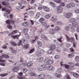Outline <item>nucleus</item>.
Segmentation results:
<instances>
[{"mask_svg": "<svg viewBox=\"0 0 79 79\" xmlns=\"http://www.w3.org/2000/svg\"><path fill=\"white\" fill-rule=\"evenodd\" d=\"M18 31L17 30L13 31L12 32H11L9 33V35L12 36V37L13 39H18L19 38V37L20 36V34L15 35L12 36L13 35H14V34H15L17 33Z\"/></svg>", "mask_w": 79, "mask_h": 79, "instance_id": "nucleus-1", "label": "nucleus"}, {"mask_svg": "<svg viewBox=\"0 0 79 79\" xmlns=\"http://www.w3.org/2000/svg\"><path fill=\"white\" fill-rule=\"evenodd\" d=\"M32 63L31 62H29L27 64H22L21 65V67H19V68H21V69H22V68L23 67H25V66H27L28 67H31L32 66Z\"/></svg>", "mask_w": 79, "mask_h": 79, "instance_id": "nucleus-2", "label": "nucleus"}, {"mask_svg": "<svg viewBox=\"0 0 79 79\" xmlns=\"http://www.w3.org/2000/svg\"><path fill=\"white\" fill-rule=\"evenodd\" d=\"M76 21L75 19H71L70 20V21L72 22V23L74 27H77V23L74 21Z\"/></svg>", "mask_w": 79, "mask_h": 79, "instance_id": "nucleus-3", "label": "nucleus"}, {"mask_svg": "<svg viewBox=\"0 0 79 79\" xmlns=\"http://www.w3.org/2000/svg\"><path fill=\"white\" fill-rule=\"evenodd\" d=\"M69 27L71 28L72 32L74 31V27H73V26H72L71 24H69V26L66 27L65 28V29L66 30V31H69Z\"/></svg>", "mask_w": 79, "mask_h": 79, "instance_id": "nucleus-4", "label": "nucleus"}, {"mask_svg": "<svg viewBox=\"0 0 79 79\" xmlns=\"http://www.w3.org/2000/svg\"><path fill=\"white\" fill-rule=\"evenodd\" d=\"M8 58L9 56L7 55L3 54L1 56H0V63L1 62H6V61L5 60H2V58Z\"/></svg>", "mask_w": 79, "mask_h": 79, "instance_id": "nucleus-5", "label": "nucleus"}, {"mask_svg": "<svg viewBox=\"0 0 79 79\" xmlns=\"http://www.w3.org/2000/svg\"><path fill=\"white\" fill-rule=\"evenodd\" d=\"M37 52L38 53V55H40L41 53H43L45 52V51L44 49L40 50V49L38 47L37 48Z\"/></svg>", "mask_w": 79, "mask_h": 79, "instance_id": "nucleus-6", "label": "nucleus"}, {"mask_svg": "<svg viewBox=\"0 0 79 79\" xmlns=\"http://www.w3.org/2000/svg\"><path fill=\"white\" fill-rule=\"evenodd\" d=\"M66 37L67 40L68 42H74V39L73 37H71V38H70L67 35H65Z\"/></svg>", "mask_w": 79, "mask_h": 79, "instance_id": "nucleus-7", "label": "nucleus"}, {"mask_svg": "<svg viewBox=\"0 0 79 79\" xmlns=\"http://www.w3.org/2000/svg\"><path fill=\"white\" fill-rule=\"evenodd\" d=\"M56 11L57 13H61L63 11V8L59 6L57 8Z\"/></svg>", "mask_w": 79, "mask_h": 79, "instance_id": "nucleus-8", "label": "nucleus"}, {"mask_svg": "<svg viewBox=\"0 0 79 79\" xmlns=\"http://www.w3.org/2000/svg\"><path fill=\"white\" fill-rule=\"evenodd\" d=\"M37 69L38 71H44L46 69V67L44 66L41 65L40 66L38 67Z\"/></svg>", "mask_w": 79, "mask_h": 79, "instance_id": "nucleus-9", "label": "nucleus"}, {"mask_svg": "<svg viewBox=\"0 0 79 79\" xmlns=\"http://www.w3.org/2000/svg\"><path fill=\"white\" fill-rule=\"evenodd\" d=\"M60 66H64L66 69H71L70 68V67L69 65L66 64H63L62 62H60Z\"/></svg>", "mask_w": 79, "mask_h": 79, "instance_id": "nucleus-10", "label": "nucleus"}, {"mask_svg": "<svg viewBox=\"0 0 79 79\" xmlns=\"http://www.w3.org/2000/svg\"><path fill=\"white\" fill-rule=\"evenodd\" d=\"M42 26L45 27L46 26V28H48L50 27V25H48V23L47 22H43L42 23H41Z\"/></svg>", "mask_w": 79, "mask_h": 79, "instance_id": "nucleus-11", "label": "nucleus"}, {"mask_svg": "<svg viewBox=\"0 0 79 79\" xmlns=\"http://www.w3.org/2000/svg\"><path fill=\"white\" fill-rule=\"evenodd\" d=\"M51 18L50 19V21H55V20L56 21V20L58 19L57 17L55 16L51 15Z\"/></svg>", "mask_w": 79, "mask_h": 79, "instance_id": "nucleus-12", "label": "nucleus"}, {"mask_svg": "<svg viewBox=\"0 0 79 79\" xmlns=\"http://www.w3.org/2000/svg\"><path fill=\"white\" fill-rule=\"evenodd\" d=\"M49 32L50 34H54L55 33V29L52 28L50 30Z\"/></svg>", "mask_w": 79, "mask_h": 79, "instance_id": "nucleus-13", "label": "nucleus"}, {"mask_svg": "<svg viewBox=\"0 0 79 79\" xmlns=\"http://www.w3.org/2000/svg\"><path fill=\"white\" fill-rule=\"evenodd\" d=\"M41 37L42 39L44 40H48V39H47V38L45 35H42Z\"/></svg>", "mask_w": 79, "mask_h": 79, "instance_id": "nucleus-14", "label": "nucleus"}, {"mask_svg": "<svg viewBox=\"0 0 79 79\" xmlns=\"http://www.w3.org/2000/svg\"><path fill=\"white\" fill-rule=\"evenodd\" d=\"M43 8L44 11H46V12H48L50 11V9L46 6H44Z\"/></svg>", "mask_w": 79, "mask_h": 79, "instance_id": "nucleus-15", "label": "nucleus"}, {"mask_svg": "<svg viewBox=\"0 0 79 79\" xmlns=\"http://www.w3.org/2000/svg\"><path fill=\"white\" fill-rule=\"evenodd\" d=\"M19 68L17 67H14L13 69V72L14 73H16V72H18V71L19 69Z\"/></svg>", "mask_w": 79, "mask_h": 79, "instance_id": "nucleus-16", "label": "nucleus"}, {"mask_svg": "<svg viewBox=\"0 0 79 79\" xmlns=\"http://www.w3.org/2000/svg\"><path fill=\"white\" fill-rule=\"evenodd\" d=\"M71 15H72V14L69 13H67L65 15V17L66 18H68V19H69L70 18V17Z\"/></svg>", "mask_w": 79, "mask_h": 79, "instance_id": "nucleus-17", "label": "nucleus"}, {"mask_svg": "<svg viewBox=\"0 0 79 79\" xmlns=\"http://www.w3.org/2000/svg\"><path fill=\"white\" fill-rule=\"evenodd\" d=\"M5 10H6V13H8L9 14H10V10H9L8 9H6L5 8H3L2 9V11H5Z\"/></svg>", "mask_w": 79, "mask_h": 79, "instance_id": "nucleus-18", "label": "nucleus"}, {"mask_svg": "<svg viewBox=\"0 0 79 79\" xmlns=\"http://www.w3.org/2000/svg\"><path fill=\"white\" fill-rule=\"evenodd\" d=\"M53 63V60H48L47 62H46V64L48 65L51 64H52V63Z\"/></svg>", "mask_w": 79, "mask_h": 79, "instance_id": "nucleus-19", "label": "nucleus"}, {"mask_svg": "<svg viewBox=\"0 0 79 79\" xmlns=\"http://www.w3.org/2000/svg\"><path fill=\"white\" fill-rule=\"evenodd\" d=\"M40 16V13L39 12H37L35 16V18L36 19H38Z\"/></svg>", "mask_w": 79, "mask_h": 79, "instance_id": "nucleus-20", "label": "nucleus"}, {"mask_svg": "<svg viewBox=\"0 0 79 79\" xmlns=\"http://www.w3.org/2000/svg\"><path fill=\"white\" fill-rule=\"evenodd\" d=\"M45 20V19H44V18H41L39 19V21L40 23H41V24H42L44 22L43 21H44Z\"/></svg>", "mask_w": 79, "mask_h": 79, "instance_id": "nucleus-21", "label": "nucleus"}, {"mask_svg": "<svg viewBox=\"0 0 79 79\" xmlns=\"http://www.w3.org/2000/svg\"><path fill=\"white\" fill-rule=\"evenodd\" d=\"M50 48L52 50H55L56 48V46L54 45H51L50 46Z\"/></svg>", "mask_w": 79, "mask_h": 79, "instance_id": "nucleus-22", "label": "nucleus"}, {"mask_svg": "<svg viewBox=\"0 0 79 79\" xmlns=\"http://www.w3.org/2000/svg\"><path fill=\"white\" fill-rule=\"evenodd\" d=\"M51 16L52 15H51L48 14L45 16V18H46V19H49Z\"/></svg>", "mask_w": 79, "mask_h": 79, "instance_id": "nucleus-23", "label": "nucleus"}, {"mask_svg": "<svg viewBox=\"0 0 79 79\" xmlns=\"http://www.w3.org/2000/svg\"><path fill=\"white\" fill-rule=\"evenodd\" d=\"M74 55L73 53L70 54L68 55V58H73V57H74Z\"/></svg>", "mask_w": 79, "mask_h": 79, "instance_id": "nucleus-24", "label": "nucleus"}, {"mask_svg": "<svg viewBox=\"0 0 79 79\" xmlns=\"http://www.w3.org/2000/svg\"><path fill=\"white\" fill-rule=\"evenodd\" d=\"M44 78H45V76L43 74L40 75L39 77V79H44Z\"/></svg>", "mask_w": 79, "mask_h": 79, "instance_id": "nucleus-25", "label": "nucleus"}, {"mask_svg": "<svg viewBox=\"0 0 79 79\" xmlns=\"http://www.w3.org/2000/svg\"><path fill=\"white\" fill-rule=\"evenodd\" d=\"M69 65L71 68H73L74 66V64L73 62H69Z\"/></svg>", "mask_w": 79, "mask_h": 79, "instance_id": "nucleus-26", "label": "nucleus"}, {"mask_svg": "<svg viewBox=\"0 0 79 79\" xmlns=\"http://www.w3.org/2000/svg\"><path fill=\"white\" fill-rule=\"evenodd\" d=\"M23 32L24 33V34H26L28 31V30L27 29H23Z\"/></svg>", "mask_w": 79, "mask_h": 79, "instance_id": "nucleus-27", "label": "nucleus"}, {"mask_svg": "<svg viewBox=\"0 0 79 79\" xmlns=\"http://www.w3.org/2000/svg\"><path fill=\"white\" fill-rule=\"evenodd\" d=\"M34 15V12L33 11H31L29 13V15L30 16H32Z\"/></svg>", "mask_w": 79, "mask_h": 79, "instance_id": "nucleus-28", "label": "nucleus"}, {"mask_svg": "<svg viewBox=\"0 0 79 79\" xmlns=\"http://www.w3.org/2000/svg\"><path fill=\"white\" fill-rule=\"evenodd\" d=\"M73 76L75 77H76V78L78 77L79 76V74L77 73H73Z\"/></svg>", "mask_w": 79, "mask_h": 79, "instance_id": "nucleus-29", "label": "nucleus"}, {"mask_svg": "<svg viewBox=\"0 0 79 79\" xmlns=\"http://www.w3.org/2000/svg\"><path fill=\"white\" fill-rule=\"evenodd\" d=\"M53 69V66H50L49 67L47 68V69L48 70H49V71H51Z\"/></svg>", "mask_w": 79, "mask_h": 79, "instance_id": "nucleus-30", "label": "nucleus"}, {"mask_svg": "<svg viewBox=\"0 0 79 79\" xmlns=\"http://www.w3.org/2000/svg\"><path fill=\"white\" fill-rule=\"evenodd\" d=\"M37 44L38 45L39 47H42V42H41V41H37Z\"/></svg>", "mask_w": 79, "mask_h": 79, "instance_id": "nucleus-31", "label": "nucleus"}, {"mask_svg": "<svg viewBox=\"0 0 79 79\" xmlns=\"http://www.w3.org/2000/svg\"><path fill=\"white\" fill-rule=\"evenodd\" d=\"M8 73H5L4 74H0V76L2 77H4L5 76H6L8 75Z\"/></svg>", "mask_w": 79, "mask_h": 79, "instance_id": "nucleus-32", "label": "nucleus"}, {"mask_svg": "<svg viewBox=\"0 0 79 79\" xmlns=\"http://www.w3.org/2000/svg\"><path fill=\"white\" fill-rule=\"evenodd\" d=\"M2 5H6V6H8L9 5V3H7V2H3L2 3Z\"/></svg>", "mask_w": 79, "mask_h": 79, "instance_id": "nucleus-33", "label": "nucleus"}, {"mask_svg": "<svg viewBox=\"0 0 79 79\" xmlns=\"http://www.w3.org/2000/svg\"><path fill=\"white\" fill-rule=\"evenodd\" d=\"M29 24V23L28 22H24L22 23L23 26H27Z\"/></svg>", "mask_w": 79, "mask_h": 79, "instance_id": "nucleus-34", "label": "nucleus"}, {"mask_svg": "<svg viewBox=\"0 0 79 79\" xmlns=\"http://www.w3.org/2000/svg\"><path fill=\"white\" fill-rule=\"evenodd\" d=\"M29 44H25L24 45V48L26 49H28V48H29Z\"/></svg>", "mask_w": 79, "mask_h": 79, "instance_id": "nucleus-35", "label": "nucleus"}, {"mask_svg": "<svg viewBox=\"0 0 79 79\" xmlns=\"http://www.w3.org/2000/svg\"><path fill=\"white\" fill-rule=\"evenodd\" d=\"M53 1L56 2V3H61V0H52Z\"/></svg>", "mask_w": 79, "mask_h": 79, "instance_id": "nucleus-36", "label": "nucleus"}, {"mask_svg": "<svg viewBox=\"0 0 79 79\" xmlns=\"http://www.w3.org/2000/svg\"><path fill=\"white\" fill-rule=\"evenodd\" d=\"M10 44L12 45H13V46H15V45H16V43H15L13 41L11 42Z\"/></svg>", "mask_w": 79, "mask_h": 79, "instance_id": "nucleus-37", "label": "nucleus"}, {"mask_svg": "<svg viewBox=\"0 0 79 79\" xmlns=\"http://www.w3.org/2000/svg\"><path fill=\"white\" fill-rule=\"evenodd\" d=\"M56 24H57V25H62V24H63V23H62L61 22L59 21L57 22Z\"/></svg>", "mask_w": 79, "mask_h": 79, "instance_id": "nucleus-38", "label": "nucleus"}, {"mask_svg": "<svg viewBox=\"0 0 79 79\" xmlns=\"http://www.w3.org/2000/svg\"><path fill=\"white\" fill-rule=\"evenodd\" d=\"M7 27L9 29H12V26L11 25H8L7 26Z\"/></svg>", "mask_w": 79, "mask_h": 79, "instance_id": "nucleus-39", "label": "nucleus"}, {"mask_svg": "<svg viewBox=\"0 0 79 79\" xmlns=\"http://www.w3.org/2000/svg\"><path fill=\"white\" fill-rule=\"evenodd\" d=\"M47 52L48 53L50 54V53H52V49H49L47 50Z\"/></svg>", "mask_w": 79, "mask_h": 79, "instance_id": "nucleus-40", "label": "nucleus"}, {"mask_svg": "<svg viewBox=\"0 0 79 79\" xmlns=\"http://www.w3.org/2000/svg\"><path fill=\"white\" fill-rule=\"evenodd\" d=\"M75 60L77 62H79V57L78 56H77L75 57Z\"/></svg>", "mask_w": 79, "mask_h": 79, "instance_id": "nucleus-41", "label": "nucleus"}, {"mask_svg": "<svg viewBox=\"0 0 79 79\" xmlns=\"http://www.w3.org/2000/svg\"><path fill=\"white\" fill-rule=\"evenodd\" d=\"M9 49H10V50H12V52H13V53H15L16 52L15 50H13V48H10Z\"/></svg>", "mask_w": 79, "mask_h": 79, "instance_id": "nucleus-42", "label": "nucleus"}, {"mask_svg": "<svg viewBox=\"0 0 79 79\" xmlns=\"http://www.w3.org/2000/svg\"><path fill=\"white\" fill-rule=\"evenodd\" d=\"M6 23L7 24H10V23H11L10 20H7L6 21Z\"/></svg>", "mask_w": 79, "mask_h": 79, "instance_id": "nucleus-43", "label": "nucleus"}, {"mask_svg": "<svg viewBox=\"0 0 79 79\" xmlns=\"http://www.w3.org/2000/svg\"><path fill=\"white\" fill-rule=\"evenodd\" d=\"M74 12L75 13H79V9H77L75 10Z\"/></svg>", "mask_w": 79, "mask_h": 79, "instance_id": "nucleus-44", "label": "nucleus"}, {"mask_svg": "<svg viewBox=\"0 0 79 79\" xmlns=\"http://www.w3.org/2000/svg\"><path fill=\"white\" fill-rule=\"evenodd\" d=\"M28 15V14L26 12V13H25L24 15V18H27V17Z\"/></svg>", "mask_w": 79, "mask_h": 79, "instance_id": "nucleus-45", "label": "nucleus"}, {"mask_svg": "<svg viewBox=\"0 0 79 79\" xmlns=\"http://www.w3.org/2000/svg\"><path fill=\"white\" fill-rule=\"evenodd\" d=\"M75 6V4L74 3H70V7L71 8L72 7H74Z\"/></svg>", "mask_w": 79, "mask_h": 79, "instance_id": "nucleus-46", "label": "nucleus"}, {"mask_svg": "<svg viewBox=\"0 0 79 79\" xmlns=\"http://www.w3.org/2000/svg\"><path fill=\"white\" fill-rule=\"evenodd\" d=\"M66 7L67 8H71V4H68L66 5Z\"/></svg>", "mask_w": 79, "mask_h": 79, "instance_id": "nucleus-47", "label": "nucleus"}, {"mask_svg": "<svg viewBox=\"0 0 79 79\" xmlns=\"http://www.w3.org/2000/svg\"><path fill=\"white\" fill-rule=\"evenodd\" d=\"M27 69H26V68H24L23 69V72L24 73H27Z\"/></svg>", "mask_w": 79, "mask_h": 79, "instance_id": "nucleus-48", "label": "nucleus"}, {"mask_svg": "<svg viewBox=\"0 0 79 79\" xmlns=\"http://www.w3.org/2000/svg\"><path fill=\"white\" fill-rule=\"evenodd\" d=\"M55 76L57 77H61V75L59 74H56Z\"/></svg>", "mask_w": 79, "mask_h": 79, "instance_id": "nucleus-49", "label": "nucleus"}, {"mask_svg": "<svg viewBox=\"0 0 79 79\" xmlns=\"http://www.w3.org/2000/svg\"><path fill=\"white\" fill-rule=\"evenodd\" d=\"M30 75L31 76H35V74L34 73H30Z\"/></svg>", "mask_w": 79, "mask_h": 79, "instance_id": "nucleus-50", "label": "nucleus"}, {"mask_svg": "<svg viewBox=\"0 0 79 79\" xmlns=\"http://www.w3.org/2000/svg\"><path fill=\"white\" fill-rule=\"evenodd\" d=\"M59 29L60 28H59V27H56L54 30H55V32H56V31H59Z\"/></svg>", "mask_w": 79, "mask_h": 79, "instance_id": "nucleus-51", "label": "nucleus"}, {"mask_svg": "<svg viewBox=\"0 0 79 79\" xmlns=\"http://www.w3.org/2000/svg\"><path fill=\"white\" fill-rule=\"evenodd\" d=\"M4 16L6 18H8V14L6 13H4Z\"/></svg>", "mask_w": 79, "mask_h": 79, "instance_id": "nucleus-52", "label": "nucleus"}, {"mask_svg": "<svg viewBox=\"0 0 79 79\" xmlns=\"http://www.w3.org/2000/svg\"><path fill=\"white\" fill-rule=\"evenodd\" d=\"M34 51V49H32L30 50V52H29V53H33Z\"/></svg>", "mask_w": 79, "mask_h": 79, "instance_id": "nucleus-53", "label": "nucleus"}, {"mask_svg": "<svg viewBox=\"0 0 79 79\" xmlns=\"http://www.w3.org/2000/svg\"><path fill=\"white\" fill-rule=\"evenodd\" d=\"M60 3V6H64V3L61 2Z\"/></svg>", "mask_w": 79, "mask_h": 79, "instance_id": "nucleus-54", "label": "nucleus"}, {"mask_svg": "<svg viewBox=\"0 0 79 79\" xmlns=\"http://www.w3.org/2000/svg\"><path fill=\"white\" fill-rule=\"evenodd\" d=\"M22 45L21 43V40H20L18 44V46H20V45Z\"/></svg>", "mask_w": 79, "mask_h": 79, "instance_id": "nucleus-55", "label": "nucleus"}, {"mask_svg": "<svg viewBox=\"0 0 79 79\" xmlns=\"http://www.w3.org/2000/svg\"><path fill=\"white\" fill-rule=\"evenodd\" d=\"M65 77L67 79H71V78H70V77L68 74H67L66 75V76H65Z\"/></svg>", "mask_w": 79, "mask_h": 79, "instance_id": "nucleus-56", "label": "nucleus"}, {"mask_svg": "<svg viewBox=\"0 0 79 79\" xmlns=\"http://www.w3.org/2000/svg\"><path fill=\"white\" fill-rule=\"evenodd\" d=\"M58 73H61V69L59 68L57 70Z\"/></svg>", "mask_w": 79, "mask_h": 79, "instance_id": "nucleus-57", "label": "nucleus"}, {"mask_svg": "<svg viewBox=\"0 0 79 79\" xmlns=\"http://www.w3.org/2000/svg\"><path fill=\"white\" fill-rule=\"evenodd\" d=\"M35 40H38V39H39V37H38V36H35Z\"/></svg>", "mask_w": 79, "mask_h": 79, "instance_id": "nucleus-58", "label": "nucleus"}, {"mask_svg": "<svg viewBox=\"0 0 79 79\" xmlns=\"http://www.w3.org/2000/svg\"><path fill=\"white\" fill-rule=\"evenodd\" d=\"M30 22L32 25H34V21H33V20H30Z\"/></svg>", "mask_w": 79, "mask_h": 79, "instance_id": "nucleus-59", "label": "nucleus"}, {"mask_svg": "<svg viewBox=\"0 0 79 79\" xmlns=\"http://www.w3.org/2000/svg\"><path fill=\"white\" fill-rule=\"evenodd\" d=\"M70 50L71 52H74V49L73 48H71L70 49Z\"/></svg>", "mask_w": 79, "mask_h": 79, "instance_id": "nucleus-60", "label": "nucleus"}, {"mask_svg": "<svg viewBox=\"0 0 79 79\" xmlns=\"http://www.w3.org/2000/svg\"><path fill=\"white\" fill-rule=\"evenodd\" d=\"M59 56L58 55H56L55 56V58L56 59H58V58H59Z\"/></svg>", "mask_w": 79, "mask_h": 79, "instance_id": "nucleus-61", "label": "nucleus"}, {"mask_svg": "<svg viewBox=\"0 0 79 79\" xmlns=\"http://www.w3.org/2000/svg\"><path fill=\"white\" fill-rule=\"evenodd\" d=\"M62 38H60L59 39H57V40L60 42H62V41H61V39Z\"/></svg>", "mask_w": 79, "mask_h": 79, "instance_id": "nucleus-62", "label": "nucleus"}, {"mask_svg": "<svg viewBox=\"0 0 79 79\" xmlns=\"http://www.w3.org/2000/svg\"><path fill=\"white\" fill-rule=\"evenodd\" d=\"M48 77V78H49V79L50 78H52V76L50 75H48L47 76Z\"/></svg>", "mask_w": 79, "mask_h": 79, "instance_id": "nucleus-63", "label": "nucleus"}, {"mask_svg": "<svg viewBox=\"0 0 79 79\" xmlns=\"http://www.w3.org/2000/svg\"><path fill=\"white\" fill-rule=\"evenodd\" d=\"M3 48H4V49H6L7 47L5 45H4L2 46Z\"/></svg>", "mask_w": 79, "mask_h": 79, "instance_id": "nucleus-64", "label": "nucleus"}]
</instances>
